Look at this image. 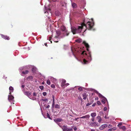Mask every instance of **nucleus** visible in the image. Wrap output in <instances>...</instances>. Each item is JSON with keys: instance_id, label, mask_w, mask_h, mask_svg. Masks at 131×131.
<instances>
[{"instance_id": "f257e3e1", "label": "nucleus", "mask_w": 131, "mask_h": 131, "mask_svg": "<svg viewBox=\"0 0 131 131\" xmlns=\"http://www.w3.org/2000/svg\"><path fill=\"white\" fill-rule=\"evenodd\" d=\"M83 43L86 48L88 53L85 51H82V49L80 48L72 47L71 48V52L69 53V54L70 56H73L75 57V54H80L82 58V59L81 60L82 63L84 64H86L90 62L92 58L91 53L89 51V45L85 41H83Z\"/></svg>"}, {"instance_id": "f03ea898", "label": "nucleus", "mask_w": 131, "mask_h": 131, "mask_svg": "<svg viewBox=\"0 0 131 131\" xmlns=\"http://www.w3.org/2000/svg\"><path fill=\"white\" fill-rule=\"evenodd\" d=\"M93 20V19L92 18L91 21L84 20L83 23L81 24V26H77L76 27H72L71 29L72 32L73 34L79 33L81 32L82 29L84 28H86L89 30L92 29L94 30V29H92L94 25Z\"/></svg>"}, {"instance_id": "7ed1b4c3", "label": "nucleus", "mask_w": 131, "mask_h": 131, "mask_svg": "<svg viewBox=\"0 0 131 131\" xmlns=\"http://www.w3.org/2000/svg\"><path fill=\"white\" fill-rule=\"evenodd\" d=\"M61 29L64 32L63 35L64 36H68L69 34V32L67 30H66L65 27L63 26H62L61 27Z\"/></svg>"}, {"instance_id": "20e7f679", "label": "nucleus", "mask_w": 131, "mask_h": 131, "mask_svg": "<svg viewBox=\"0 0 131 131\" xmlns=\"http://www.w3.org/2000/svg\"><path fill=\"white\" fill-rule=\"evenodd\" d=\"M62 128L63 130V131H72L73 129L71 128H68L67 126L64 125L62 126Z\"/></svg>"}, {"instance_id": "39448f33", "label": "nucleus", "mask_w": 131, "mask_h": 131, "mask_svg": "<svg viewBox=\"0 0 131 131\" xmlns=\"http://www.w3.org/2000/svg\"><path fill=\"white\" fill-rule=\"evenodd\" d=\"M45 8L46 10V11L45 12V14L47 16L48 15V14H50V15H51V13L50 12V9L49 8L48 9H47L45 6Z\"/></svg>"}, {"instance_id": "423d86ee", "label": "nucleus", "mask_w": 131, "mask_h": 131, "mask_svg": "<svg viewBox=\"0 0 131 131\" xmlns=\"http://www.w3.org/2000/svg\"><path fill=\"white\" fill-rule=\"evenodd\" d=\"M9 95L8 97V100L9 101H13V99L14 98V97L11 95V92H10V93H9Z\"/></svg>"}, {"instance_id": "0eeeda50", "label": "nucleus", "mask_w": 131, "mask_h": 131, "mask_svg": "<svg viewBox=\"0 0 131 131\" xmlns=\"http://www.w3.org/2000/svg\"><path fill=\"white\" fill-rule=\"evenodd\" d=\"M91 126L95 127L96 126H99V124L97 122H92L91 124Z\"/></svg>"}, {"instance_id": "6e6552de", "label": "nucleus", "mask_w": 131, "mask_h": 131, "mask_svg": "<svg viewBox=\"0 0 131 131\" xmlns=\"http://www.w3.org/2000/svg\"><path fill=\"white\" fill-rule=\"evenodd\" d=\"M107 126V124H105L102 125L99 128V129L100 130H103L104 128H106Z\"/></svg>"}, {"instance_id": "1a4fd4ad", "label": "nucleus", "mask_w": 131, "mask_h": 131, "mask_svg": "<svg viewBox=\"0 0 131 131\" xmlns=\"http://www.w3.org/2000/svg\"><path fill=\"white\" fill-rule=\"evenodd\" d=\"M66 81L64 79H62V82L61 84V86L62 87L65 86V83Z\"/></svg>"}, {"instance_id": "9d476101", "label": "nucleus", "mask_w": 131, "mask_h": 131, "mask_svg": "<svg viewBox=\"0 0 131 131\" xmlns=\"http://www.w3.org/2000/svg\"><path fill=\"white\" fill-rule=\"evenodd\" d=\"M1 36L2 38H3L7 40H9V37L5 36H4L2 34H1Z\"/></svg>"}, {"instance_id": "9b49d317", "label": "nucleus", "mask_w": 131, "mask_h": 131, "mask_svg": "<svg viewBox=\"0 0 131 131\" xmlns=\"http://www.w3.org/2000/svg\"><path fill=\"white\" fill-rule=\"evenodd\" d=\"M96 118L98 120V122L99 123H100L102 121V119L100 116H98L96 117Z\"/></svg>"}, {"instance_id": "f8f14e48", "label": "nucleus", "mask_w": 131, "mask_h": 131, "mask_svg": "<svg viewBox=\"0 0 131 131\" xmlns=\"http://www.w3.org/2000/svg\"><path fill=\"white\" fill-rule=\"evenodd\" d=\"M56 33L57 34V36L55 37L54 38L55 39H57L58 38V37L59 35L60 34V32L59 30H57L56 31Z\"/></svg>"}, {"instance_id": "ddd939ff", "label": "nucleus", "mask_w": 131, "mask_h": 131, "mask_svg": "<svg viewBox=\"0 0 131 131\" xmlns=\"http://www.w3.org/2000/svg\"><path fill=\"white\" fill-rule=\"evenodd\" d=\"M25 93V95L28 96H29L31 94V92H25V93Z\"/></svg>"}, {"instance_id": "4468645a", "label": "nucleus", "mask_w": 131, "mask_h": 131, "mask_svg": "<svg viewBox=\"0 0 131 131\" xmlns=\"http://www.w3.org/2000/svg\"><path fill=\"white\" fill-rule=\"evenodd\" d=\"M90 117L89 115H87L85 116H83L82 117H80V118H89Z\"/></svg>"}, {"instance_id": "2eb2a0df", "label": "nucleus", "mask_w": 131, "mask_h": 131, "mask_svg": "<svg viewBox=\"0 0 131 131\" xmlns=\"http://www.w3.org/2000/svg\"><path fill=\"white\" fill-rule=\"evenodd\" d=\"M98 94V95L99 96V97L100 98H104L105 99H106L105 97H104V96H103L102 94H100V93H99L98 92H97V93Z\"/></svg>"}, {"instance_id": "dca6fc26", "label": "nucleus", "mask_w": 131, "mask_h": 131, "mask_svg": "<svg viewBox=\"0 0 131 131\" xmlns=\"http://www.w3.org/2000/svg\"><path fill=\"white\" fill-rule=\"evenodd\" d=\"M66 4L63 2H61V7H65L66 6Z\"/></svg>"}, {"instance_id": "f3484780", "label": "nucleus", "mask_w": 131, "mask_h": 131, "mask_svg": "<svg viewBox=\"0 0 131 131\" xmlns=\"http://www.w3.org/2000/svg\"><path fill=\"white\" fill-rule=\"evenodd\" d=\"M87 95L85 93H84L82 94V96L83 97V100H85L86 99V98L87 97Z\"/></svg>"}, {"instance_id": "a211bd4d", "label": "nucleus", "mask_w": 131, "mask_h": 131, "mask_svg": "<svg viewBox=\"0 0 131 131\" xmlns=\"http://www.w3.org/2000/svg\"><path fill=\"white\" fill-rule=\"evenodd\" d=\"M91 115L92 117H94L96 116V113L95 112L92 113L91 114Z\"/></svg>"}, {"instance_id": "6ab92c4d", "label": "nucleus", "mask_w": 131, "mask_h": 131, "mask_svg": "<svg viewBox=\"0 0 131 131\" xmlns=\"http://www.w3.org/2000/svg\"><path fill=\"white\" fill-rule=\"evenodd\" d=\"M33 79V77L32 76H30L27 78V79L29 80H32Z\"/></svg>"}, {"instance_id": "aec40b11", "label": "nucleus", "mask_w": 131, "mask_h": 131, "mask_svg": "<svg viewBox=\"0 0 131 131\" xmlns=\"http://www.w3.org/2000/svg\"><path fill=\"white\" fill-rule=\"evenodd\" d=\"M116 128L115 127H113L112 128L108 129V131H111L112 130H114L116 129Z\"/></svg>"}, {"instance_id": "412c9836", "label": "nucleus", "mask_w": 131, "mask_h": 131, "mask_svg": "<svg viewBox=\"0 0 131 131\" xmlns=\"http://www.w3.org/2000/svg\"><path fill=\"white\" fill-rule=\"evenodd\" d=\"M37 70V69L35 67H34L32 68V71L33 73H35Z\"/></svg>"}, {"instance_id": "4be33fe9", "label": "nucleus", "mask_w": 131, "mask_h": 131, "mask_svg": "<svg viewBox=\"0 0 131 131\" xmlns=\"http://www.w3.org/2000/svg\"><path fill=\"white\" fill-rule=\"evenodd\" d=\"M54 107L56 108L59 109L60 108V106L58 104H56L55 105Z\"/></svg>"}, {"instance_id": "5701e85b", "label": "nucleus", "mask_w": 131, "mask_h": 131, "mask_svg": "<svg viewBox=\"0 0 131 131\" xmlns=\"http://www.w3.org/2000/svg\"><path fill=\"white\" fill-rule=\"evenodd\" d=\"M119 128L120 129H122L124 130H125L126 129L125 127L124 126H123L122 127H119Z\"/></svg>"}, {"instance_id": "b1692460", "label": "nucleus", "mask_w": 131, "mask_h": 131, "mask_svg": "<svg viewBox=\"0 0 131 131\" xmlns=\"http://www.w3.org/2000/svg\"><path fill=\"white\" fill-rule=\"evenodd\" d=\"M72 6L73 8H75L76 7V5L74 3H72Z\"/></svg>"}, {"instance_id": "393cba45", "label": "nucleus", "mask_w": 131, "mask_h": 131, "mask_svg": "<svg viewBox=\"0 0 131 131\" xmlns=\"http://www.w3.org/2000/svg\"><path fill=\"white\" fill-rule=\"evenodd\" d=\"M77 42L80 43L81 42L82 40L80 39H78L75 40Z\"/></svg>"}, {"instance_id": "a878e982", "label": "nucleus", "mask_w": 131, "mask_h": 131, "mask_svg": "<svg viewBox=\"0 0 131 131\" xmlns=\"http://www.w3.org/2000/svg\"><path fill=\"white\" fill-rule=\"evenodd\" d=\"M28 71L27 70H26L25 71H23L22 73L24 74H27L28 73Z\"/></svg>"}, {"instance_id": "bb28decb", "label": "nucleus", "mask_w": 131, "mask_h": 131, "mask_svg": "<svg viewBox=\"0 0 131 131\" xmlns=\"http://www.w3.org/2000/svg\"><path fill=\"white\" fill-rule=\"evenodd\" d=\"M56 120L57 122H60L62 121V119L61 118H58Z\"/></svg>"}, {"instance_id": "cd10ccee", "label": "nucleus", "mask_w": 131, "mask_h": 131, "mask_svg": "<svg viewBox=\"0 0 131 131\" xmlns=\"http://www.w3.org/2000/svg\"><path fill=\"white\" fill-rule=\"evenodd\" d=\"M9 90L12 91L11 92H13V87L11 86L9 87Z\"/></svg>"}, {"instance_id": "c85d7f7f", "label": "nucleus", "mask_w": 131, "mask_h": 131, "mask_svg": "<svg viewBox=\"0 0 131 131\" xmlns=\"http://www.w3.org/2000/svg\"><path fill=\"white\" fill-rule=\"evenodd\" d=\"M107 100V99H102V102L103 104H104L105 103V100Z\"/></svg>"}, {"instance_id": "c756f323", "label": "nucleus", "mask_w": 131, "mask_h": 131, "mask_svg": "<svg viewBox=\"0 0 131 131\" xmlns=\"http://www.w3.org/2000/svg\"><path fill=\"white\" fill-rule=\"evenodd\" d=\"M47 84L49 85L51 84L50 82L49 79L47 80Z\"/></svg>"}, {"instance_id": "7c9ffc66", "label": "nucleus", "mask_w": 131, "mask_h": 131, "mask_svg": "<svg viewBox=\"0 0 131 131\" xmlns=\"http://www.w3.org/2000/svg\"><path fill=\"white\" fill-rule=\"evenodd\" d=\"M82 87H79L78 90L79 91H81L82 90Z\"/></svg>"}, {"instance_id": "2f4dec72", "label": "nucleus", "mask_w": 131, "mask_h": 131, "mask_svg": "<svg viewBox=\"0 0 131 131\" xmlns=\"http://www.w3.org/2000/svg\"><path fill=\"white\" fill-rule=\"evenodd\" d=\"M122 125V123L121 122V123H119L118 124V125L117 126L119 127H121V126Z\"/></svg>"}, {"instance_id": "473e14b6", "label": "nucleus", "mask_w": 131, "mask_h": 131, "mask_svg": "<svg viewBox=\"0 0 131 131\" xmlns=\"http://www.w3.org/2000/svg\"><path fill=\"white\" fill-rule=\"evenodd\" d=\"M54 105V100H52V106L53 107Z\"/></svg>"}, {"instance_id": "72a5a7b5", "label": "nucleus", "mask_w": 131, "mask_h": 131, "mask_svg": "<svg viewBox=\"0 0 131 131\" xmlns=\"http://www.w3.org/2000/svg\"><path fill=\"white\" fill-rule=\"evenodd\" d=\"M39 88L40 89L42 90L43 89V86H39Z\"/></svg>"}, {"instance_id": "f704fd0d", "label": "nucleus", "mask_w": 131, "mask_h": 131, "mask_svg": "<svg viewBox=\"0 0 131 131\" xmlns=\"http://www.w3.org/2000/svg\"><path fill=\"white\" fill-rule=\"evenodd\" d=\"M51 88H55V85L54 84H51Z\"/></svg>"}, {"instance_id": "c9c22d12", "label": "nucleus", "mask_w": 131, "mask_h": 131, "mask_svg": "<svg viewBox=\"0 0 131 131\" xmlns=\"http://www.w3.org/2000/svg\"><path fill=\"white\" fill-rule=\"evenodd\" d=\"M97 104L99 105H100L101 104V103L100 101H97Z\"/></svg>"}, {"instance_id": "e433bc0d", "label": "nucleus", "mask_w": 131, "mask_h": 131, "mask_svg": "<svg viewBox=\"0 0 131 131\" xmlns=\"http://www.w3.org/2000/svg\"><path fill=\"white\" fill-rule=\"evenodd\" d=\"M47 117L48 118H49L50 119H51V118L50 117V115H49V114L48 113H47Z\"/></svg>"}, {"instance_id": "4c0bfd02", "label": "nucleus", "mask_w": 131, "mask_h": 131, "mask_svg": "<svg viewBox=\"0 0 131 131\" xmlns=\"http://www.w3.org/2000/svg\"><path fill=\"white\" fill-rule=\"evenodd\" d=\"M107 127L108 128H111L112 127V126L111 124H109L107 126Z\"/></svg>"}, {"instance_id": "58836bf2", "label": "nucleus", "mask_w": 131, "mask_h": 131, "mask_svg": "<svg viewBox=\"0 0 131 131\" xmlns=\"http://www.w3.org/2000/svg\"><path fill=\"white\" fill-rule=\"evenodd\" d=\"M91 120L93 122H94L95 120L94 117H92L91 119Z\"/></svg>"}, {"instance_id": "ea45409f", "label": "nucleus", "mask_w": 131, "mask_h": 131, "mask_svg": "<svg viewBox=\"0 0 131 131\" xmlns=\"http://www.w3.org/2000/svg\"><path fill=\"white\" fill-rule=\"evenodd\" d=\"M33 95L34 96H37V94L35 92H34L33 93Z\"/></svg>"}, {"instance_id": "a19ab883", "label": "nucleus", "mask_w": 131, "mask_h": 131, "mask_svg": "<svg viewBox=\"0 0 131 131\" xmlns=\"http://www.w3.org/2000/svg\"><path fill=\"white\" fill-rule=\"evenodd\" d=\"M91 104V103H89L86 104V106H89Z\"/></svg>"}, {"instance_id": "79ce46f5", "label": "nucleus", "mask_w": 131, "mask_h": 131, "mask_svg": "<svg viewBox=\"0 0 131 131\" xmlns=\"http://www.w3.org/2000/svg\"><path fill=\"white\" fill-rule=\"evenodd\" d=\"M43 95L44 96H45L46 95V93L45 92H43Z\"/></svg>"}, {"instance_id": "37998d69", "label": "nucleus", "mask_w": 131, "mask_h": 131, "mask_svg": "<svg viewBox=\"0 0 131 131\" xmlns=\"http://www.w3.org/2000/svg\"><path fill=\"white\" fill-rule=\"evenodd\" d=\"M96 105V103H94V104H93L92 105V106L94 107V106H95V105Z\"/></svg>"}, {"instance_id": "c03bdc74", "label": "nucleus", "mask_w": 131, "mask_h": 131, "mask_svg": "<svg viewBox=\"0 0 131 131\" xmlns=\"http://www.w3.org/2000/svg\"><path fill=\"white\" fill-rule=\"evenodd\" d=\"M47 99H43V101H47Z\"/></svg>"}, {"instance_id": "a18cd8bd", "label": "nucleus", "mask_w": 131, "mask_h": 131, "mask_svg": "<svg viewBox=\"0 0 131 131\" xmlns=\"http://www.w3.org/2000/svg\"><path fill=\"white\" fill-rule=\"evenodd\" d=\"M52 100H54V95H52Z\"/></svg>"}, {"instance_id": "49530a36", "label": "nucleus", "mask_w": 131, "mask_h": 131, "mask_svg": "<svg viewBox=\"0 0 131 131\" xmlns=\"http://www.w3.org/2000/svg\"><path fill=\"white\" fill-rule=\"evenodd\" d=\"M104 111H105L106 110H107V108L106 107H104Z\"/></svg>"}, {"instance_id": "de8ad7c7", "label": "nucleus", "mask_w": 131, "mask_h": 131, "mask_svg": "<svg viewBox=\"0 0 131 131\" xmlns=\"http://www.w3.org/2000/svg\"><path fill=\"white\" fill-rule=\"evenodd\" d=\"M78 99H79V100H81V101H82V99L81 97H79L78 98Z\"/></svg>"}, {"instance_id": "09e8293b", "label": "nucleus", "mask_w": 131, "mask_h": 131, "mask_svg": "<svg viewBox=\"0 0 131 131\" xmlns=\"http://www.w3.org/2000/svg\"><path fill=\"white\" fill-rule=\"evenodd\" d=\"M95 100H98V98L97 97H96L95 98Z\"/></svg>"}, {"instance_id": "8fccbe9b", "label": "nucleus", "mask_w": 131, "mask_h": 131, "mask_svg": "<svg viewBox=\"0 0 131 131\" xmlns=\"http://www.w3.org/2000/svg\"><path fill=\"white\" fill-rule=\"evenodd\" d=\"M69 85V84L68 83H66L65 86H68Z\"/></svg>"}, {"instance_id": "3c124183", "label": "nucleus", "mask_w": 131, "mask_h": 131, "mask_svg": "<svg viewBox=\"0 0 131 131\" xmlns=\"http://www.w3.org/2000/svg\"><path fill=\"white\" fill-rule=\"evenodd\" d=\"M73 129H74V130L75 131H76L77 129V128L76 127H74V128Z\"/></svg>"}, {"instance_id": "603ef678", "label": "nucleus", "mask_w": 131, "mask_h": 131, "mask_svg": "<svg viewBox=\"0 0 131 131\" xmlns=\"http://www.w3.org/2000/svg\"><path fill=\"white\" fill-rule=\"evenodd\" d=\"M79 117H78L77 118H75V121H77V120H78V119H79Z\"/></svg>"}, {"instance_id": "864d4df0", "label": "nucleus", "mask_w": 131, "mask_h": 131, "mask_svg": "<svg viewBox=\"0 0 131 131\" xmlns=\"http://www.w3.org/2000/svg\"><path fill=\"white\" fill-rule=\"evenodd\" d=\"M25 86V85H21V87L22 88H24V86Z\"/></svg>"}, {"instance_id": "5fc2aeb1", "label": "nucleus", "mask_w": 131, "mask_h": 131, "mask_svg": "<svg viewBox=\"0 0 131 131\" xmlns=\"http://www.w3.org/2000/svg\"><path fill=\"white\" fill-rule=\"evenodd\" d=\"M49 107H50V106H49V105H48L47 106V108H49Z\"/></svg>"}, {"instance_id": "6e6d98bb", "label": "nucleus", "mask_w": 131, "mask_h": 131, "mask_svg": "<svg viewBox=\"0 0 131 131\" xmlns=\"http://www.w3.org/2000/svg\"><path fill=\"white\" fill-rule=\"evenodd\" d=\"M100 113L101 114H103V112H100Z\"/></svg>"}, {"instance_id": "4d7b16f0", "label": "nucleus", "mask_w": 131, "mask_h": 131, "mask_svg": "<svg viewBox=\"0 0 131 131\" xmlns=\"http://www.w3.org/2000/svg\"><path fill=\"white\" fill-rule=\"evenodd\" d=\"M52 1L54 2H56L57 1V0H52Z\"/></svg>"}, {"instance_id": "13d9d810", "label": "nucleus", "mask_w": 131, "mask_h": 131, "mask_svg": "<svg viewBox=\"0 0 131 131\" xmlns=\"http://www.w3.org/2000/svg\"><path fill=\"white\" fill-rule=\"evenodd\" d=\"M54 41L55 42H58V41H56V40H54Z\"/></svg>"}, {"instance_id": "bf43d9fd", "label": "nucleus", "mask_w": 131, "mask_h": 131, "mask_svg": "<svg viewBox=\"0 0 131 131\" xmlns=\"http://www.w3.org/2000/svg\"><path fill=\"white\" fill-rule=\"evenodd\" d=\"M94 101H93H93H92L91 102V103H93Z\"/></svg>"}, {"instance_id": "052dcab7", "label": "nucleus", "mask_w": 131, "mask_h": 131, "mask_svg": "<svg viewBox=\"0 0 131 131\" xmlns=\"http://www.w3.org/2000/svg\"><path fill=\"white\" fill-rule=\"evenodd\" d=\"M91 131H95L94 130L92 129L91 130Z\"/></svg>"}, {"instance_id": "680f3d73", "label": "nucleus", "mask_w": 131, "mask_h": 131, "mask_svg": "<svg viewBox=\"0 0 131 131\" xmlns=\"http://www.w3.org/2000/svg\"><path fill=\"white\" fill-rule=\"evenodd\" d=\"M44 84V81L42 83V84Z\"/></svg>"}, {"instance_id": "e2e57ef3", "label": "nucleus", "mask_w": 131, "mask_h": 131, "mask_svg": "<svg viewBox=\"0 0 131 131\" xmlns=\"http://www.w3.org/2000/svg\"><path fill=\"white\" fill-rule=\"evenodd\" d=\"M45 45L46 46H47V44H46V43L45 44Z\"/></svg>"}, {"instance_id": "0e129e2a", "label": "nucleus", "mask_w": 131, "mask_h": 131, "mask_svg": "<svg viewBox=\"0 0 131 131\" xmlns=\"http://www.w3.org/2000/svg\"><path fill=\"white\" fill-rule=\"evenodd\" d=\"M92 95H93V93H92Z\"/></svg>"}, {"instance_id": "69168bd1", "label": "nucleus", "mask_w": 131, "mask_h": 131, "mask_svg": "<svg viewBox=\"0 0 131 131\" xmlns=\"http://www.w3.org/2000/svg\"><path fill=\"white\" fill-rule=\"evenodd\" d=\"M86 30H85L84 31V32H85Z\"/></svg>"}, {"instance_id": "338daca9", "label": "nucleus", "mask_w": 131, "mask_h": 131, "mask_svg": "<svg viewBox=\"0 0 131 131\" xmlns=\"http://www.w3.org/2000/svg\"><path fill=\"white\" fill-rule=\"evenodd\" d=\"M50 42H51V43H52V41H50Z\"/></svg>"}]
</instances>
